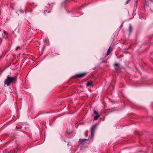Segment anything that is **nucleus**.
Wrapping results in <instances>:
<instances>
[{
  "label": "nucleus",
  "mask_w": 153,
  "mask_h": 153,
  "mask_svg": "<svg viewBox=\"0 0 153 153\" xmlns=\"http://www.w3.org/2000/svg\"><path fill=\"white\" fill-rule=\"evenodd\" d=\"M1 71H0V74H1Z\"/></svg>",
  "instance_id": "14"
},
{
  "label": "nucleus",
  "mask_w": 153,
  "mask_h": 153,
  "mask_svg": "<svg viewBox=\"0 0 153 153\" xmlns=\"http://www.w3.org/2000/svg\"><path fill=\"white\" fill-rule=\"evenodd\" d=\"M100 115H96L95 116L94 118V120H97L98 118L100 117Z\"/></svg>",
  "instance_id": "7"
},
{
  "label": "nucleus",
  "mask_w": 153,
  "mask_h": 153,
  "mask_svg": "<svg viewBox=\"0 0 153 153\" xmlns=\"http://www.w3.org/2000/svg\"><path fill=\"white\" fill-rule=\"evenodd\" d=\"M92 83L93 82H92V81L88 82L86 84V86L87 87L91 86L92 85Z\"/></svg>",
  "instance_id": "8"
},
{
  "label": "nucleus",
  "mask_w": 153,
  "mask_h": 153,
  "mask_svg": "<svg viewBox=\"0 0 153 153\" xmlns=\"http://www.w3.org/2000/svg\"><path fill=\"white\" fill-rule=\"evenodd\" d=\"M9 153V152H7V153Z\"/></svg>",
  "instance_id": "17"
},
{
  "label": "nucleus",
  "mask_w": 153,
  "mask_h": 153,
  "mask_svg": "<svg viewBox=\"0 0 153 153\" xmlns=\"http://www.w3.org/2000/svg\"><path fill=\"white\" fill-rule=\"evenodd\" d=\"M88 140V139H80L79 141L81 142L80 143H84L85 141Z\"/></svg>",
  "instance_id": "5"
},
{
  "label": "nucleus",
  "mask_w": 153,
  "mask_h": 153,
  "mask_svg": "<svg viewBox=\"0 0 153 153\" xmlns=\"http://www.w3.org/2000/svg\"><path fill=\"white\" fill-rule=\"evenodd\" d=\"M152 1L151 0H148L146 2L145 6H149V4L150 2H152Z\"/></svg>",
  "instance_id": "6"
},
{
  "label": "nucleus",
  "mask_w": 153,
  "mask_h": 153,
  "mask_svg": "<svg viewBox=\"0 0 153 153\" xmlns=\"http://www.w3.org/2000/svg\"><path fill=\"white\" fill-rule=\"evenodd\" d=\"M129 30L130 33H131V30H132V27H131V25H129Z\"/></svg>",
  "instance_id": "10"
},
{
  "label": "nucleus",
  "mask_w": 153,
  "mask_h": 153,
  "mask_svg": "<svg viewBox=\"0 0 153 153\" xmlns=\"http://www.w3.org/2000/svg\"><path fill=\"white\" fill-rule=\"evenodd\" d=\"M87 73L85 72L78 73L76 74L75 77L76 78H81L86 75Z\"/></svg>",
  "instance_id": "3"
},
{
  "label": "nucleus",
  "mask_w": 153,
  "mask_h": 153,
  "mask_svg": "<svg viewBox=\"0 0 153 153\" xmlns=\"http://www.w3.org/2000/svg\"><path fill=\"white\" fill-rule=\"evenodd\" d=\"M16 80V77H12L10 75H8L7 78L5 80L4 83L8 86L11 83H15Z\"/></svg>",
  "instance_id": "1"
},
{
  "label": "nucleus",
  "mask_w": 153,
  "mask_h": 153,
  "mask_svg": "<svg viewBox=\"0 0 153 153\" xmlns=\"http://www.w3.org/2000/svg\"><path fill=\"white\" fill-rule=\"evenodd\" d=\"M44 13H45V11H44Z\"/></svg>",
  "instance_id": "16"
},
{
  "label": "nucleus",
  "mask_w": 153,
  "mask_h": 153,
  "mask_svg": "<svg viewBox=\"0 0 153 153\" xmlns=\"http://www.w3.org/2000/svg\"><path fill=\"white\" fill-rule=\"evenodd\" d=\"M111 47H110L108 49V50L107 52V53L105 57L107 56L108 55L111 53Z\"/></svg>",
  "instance_id": "4"
},
{
  "label": "nucleus",
  "mask_w": 153,
  "mask_h": 153,
  "mask_svg": "<svg viewBox=\"0 0 153 153\" xmlns=\"http://www.w3.org/2000/svg\"><path fill=\"white\" fill-rule=\"evenodd\" d=\"M114 65L116 67L115 68V69H117V67L118 66V64L117 63H115L114 64Z\"/></svg>",
  "instance_id": "11"
},
{
  "label": "nucleus",
  "mask_w": 153,
  "mask_h": 153,
  "mask_svg": "<svg viewBox=\"0 0 153 153\" xmlns=\"http://www.w3.org/2000/svg\"><path fill=\"white\" fill-rule=\"evenodd\" d=\"M131 0H127V1H126V4H127L129 2V1H130Z\"/></svg>",
  "instance_id": "12"
},
{
  "label": "nucleus",
  "mask_w": 153,
  "mask_h": 153,
  "mask_svg": "<svg viewBox=\"0 0 153 153\" xmlns=\"http://www.w3.org/2000/svg\"><path fill=\"white\" fill-rule=\"evenodd\" d=\"M97 125L95 124L91 127V137L89 139H91L92 140L93 138L94 134V132L95 129L96 128Z\"/></svg>",
  "instance_id": "2"
},
{
  "label": "nucleus",
  "mask_w": 153,
  "mask_h": 153,
  "mask_svg": "<svg viewBox=\"0 0 153 153\" xmlns=\"http://www.w3.org/2000/svg\"><path fill=\"white\" fill-rule=\"evenodd\" d=\"M3 33L4 34H7V33L6 31L4 30L3 31Z\"/></svg>",
  "instance_id": "13"
},
{
  "label": "nucleus",
  "mask_w": 153,
  "mask_h": 153,
  "mask_svg": "<svg viewBox=\"0 0 153 153\" xmlns=\"http://www.w3.org/2000/svg\"><path fill=\"white\" fill-rule=\"evenodd\" d=\"M93 112L94 114L96 115H98V113L97 112L95 109H94Z\"/></svg>",
  "instance_id": "9"
},
{
  "label": "nucleus",
  "mask_w": 153,
  "mask_h": 153,
  "mask_svg": "<svg viewBox=\"0 0 153 153\" xmlns=\"http://www.w3.org/2000/svg\"><path fill=\"white\" fill-rule=\"evenodd\" d=\"M19 48V47H17V48Z\"/></svg>",
  "instance_id": "15"
}]
</instances>
